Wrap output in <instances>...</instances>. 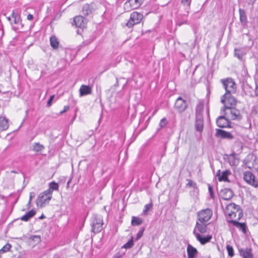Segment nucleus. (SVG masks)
Here are the masks:
<instances>
[{
    "mask_svg": "<svg viewBox=\"0 0 258 258\" xmlns=\"http://www.w3.org/2000/svg\"><path fill=\"white\" fill-rule=\"evenodd\" d=\"M208 224L207 223H199L197 222L196 227L194 230L198 229L199 232L201 233H205L207 231Z\"/></svg>",
    "mask_w": 258,
    "mask_h": 258,
    "instance_id": "nucleus-23",
    "label": "nucleus"
},
{
    "mask_svg": "<svg viewBox=\"0 0 258 258\" xmlns=\"http://www.w3.org/2000/svg\"><path fill=\"white\" fill-rule=\"evenodd\" d=\"M222 115L219 116L216 120L217 125L221 128H231L232 122L229 121V119L227 117L225 113H221Z\"/></svg>",
    "mask_w": 258,
    "mask_h": 258,
    "instance_id": "nucleus-9",
    "label": "nucleus"
},
{
    "mask_svg": "<svg viewBox=\"0 0 258 258\" xmlns=\"http://www.w3.org/2000/svg\"><path fill=\"white\" fill-rule=\"evenodd\" d=\"M212 215L213 212L210 209L202 210L197 214L198 220L201 223H207L210 220Z\"/></svg>",
    "mask_w": 258,
    "mask_h": 258,
    "instance_id": "nucleus-5",
    "label": "nucleus"
},
{
    "mask_svg": "<svg viewBox=\"0 0 258 258\" xmlns=\"http://www.w3.org/2000/svg\"><path fill=\"white\" fill-rule=\"evenodd\" d=\"M194 234L196 236L197 240L201 243V244H205L209 242L212 239V236L207 235L206 237H202L199 233H196L195 230H194Z\"/></svg>",
    "mask_w": 258,
    "mask_h": 258,
    "instance_id": "nucleus-15",
    "label": "nucleus"
},
{
    "mask_svg": "<svg viewBox=\"0 0 258 258\" xmlns=\"http://www.w3.org/2000/svg\"><path fill=\"white\" fill-rule=\"evenodd\" d=\"M187 23V20H184L182 22L179 23V25L180 26L182 24H186Z\"/></svg>",
    "mask_w": 258,
    "mask_h": 258,
    "instance_id": "nucleus-51",
    "label": "nucleus"
},
{
    "mask_svg": "<svg viewBox=\"0 0 258 258\" xmlns=\"http://www.w3.org/2000/svg\"><path fill=\"white\" fill-rule=\"evenodd\" d=\"M239 12L240 15V21L242 25L245 26L247 23L246 12L244 10L241 9H239Z\"/></svg>",
    "mask_w": 258,
    "mask_h": 258,
    "instance_id": "nucleus-25",
    "label": "nucleus"
},
{
    "mask_svg": "<svg viewBox=\"0 0 258 258\" xmlns=\"http://www.w3.org/2000/svg\"><path fill=\"white\" fill-rule=\"evenodd\" d=\"M220 196L224 200H230L234 196L233 191L230 189L226 188L220 191Z\"/></svg>",
    "mask_w": 258,
    "mask_h": 258,
    "instance_id": "nucleus-12",
    "label": "nucleus"
},
{
    "mask_svg": "<svg viewBox=\"0 0 258 258\" xmlns=\"http://www.w3.org/2000/svg\"><path fill=\"white\" fill-rule=\"evenodd\" d=\"M59 185L55 181L50 182L49 184V188L46 190V192L52 195L53 190H58Z\"/></svg>",
    "mask_w": 258,
    "mask_h": 258,
    "instance_id": "nucleus-28",
    "label": "nucleus"
},
{
    "mask_svg": "<svg viewBox=\"0 0 258 258\" xmlns=\"http://www.w3.org/2000/svg\"><path fill=\"white\" fill-rule=\"evenodd\" d=\"M181 3L182 5H184L187 4L188 7H189L190 4V1H189V0H181Z\"/></svg>",
    "mask_w": 258,
    "mask_h": 258,
    "instance_id": "nucleus-46",
    "label": "nucleus"
},
{
    "mask_svg": "<svg viewBox=\"0 0 258 258\" xmlns=\"http://www.w3.org/2000/svg\"><path fill=\"white\" fill-rule=\"evenodd\" d=\"M27 19L28 20L31 21L33 19V16L32 15L29 14V15H28Z\"/></svg>",
    "mask_w": 258,
    "mask_h": 258,
    "instance_id": "nucleus-49",
    "label": "nucleus"
},
{
    "mask_svg": "<svg viewBox=\"0 0 258 258\" xmlns=\"http://www.w3.org/2000/svg\"><path fill=\"white\" fill-rule=\"evenodd\" d=\"M208 189H209V191L210 192L211 197L212 198H214V192H213V191L212 187L211 186L209 185V187H208Z\"/></svg>",
    "mask_w": 258,
    "mask_h": 258,
    "instance_id": "nucleus-47",
    "label": "nucleus"
},
{
    "mask_svg": "<svg viewBox=\"0 0 258 258\" xmlns=\"http://www.w3.org/2000/svg\"><path fill=\"white\" fill-rule=\"evenodd\" d=\"M230 223L234 226L241 230L244 233L246 232V226L244 223H239L236 220H232Z\"/></svg>",
    "mask_w": 258,
    "mask_h": 258,
    "instance_id": "nucleus-21",
    "label": "nucleus"
},
{
    "mask_svg": "<svg viewBox=\"0 0 258 258\" xmlns=\"http://www.w3.org/2000/svg\"><path fill=\"white\" fill-rule=\"evenodd\" d=\"M36 214V212L34 210H31L25 215L21 217L20 219L23 221H28L32 218Z\"/></svg>",
    "mask_w": 258,
    "mask_h": 258,
    "instance_id": "nucleus-26",
    "label": "nucleus"
},
{
    "mask_svg": "<svg viewBox=\"0 0 258 258\" xmlns=\"http://www.w3.org/2000/svg\"><path fill=\"white\" fill-rule=\"evenodd\" d=\"M118 86V82L117 79H116V83L114 84V86L117 87Z\"/></svg>",
    "mask_w": 258,
    "mask_h": 258,
    "instance_id": "nucleus-52",
    "label": "nucleus"
},
{
    "mask_svg": "<svg viewBox=\"0 0 258 258\" xmlns=\"http://www.w3.org/2000/svg\"><path fill=\"white\" fill-rule=\"evenodd\" d=\"M52 198V195L46 192V190L41 192L36 200V204L42 208L46 203H48Z\"/></svg>",
    "mask_w": 258,
    "mask_h": 258,
    "instance_id": "nucleus-8",
    "label": "nucleus"
},
{
    "mask_svg": "<svg viewBox=\"0 0 258 258\" xmlns=\"http://www.w3.org/2000/svg\"><path fill=\"white\" fill-rule=\"evenodd\" d=\"M11 248V245L9 243L6 244L0 250V252H6L10 250Z\"/></svg>",
    "mask_w": 258,
    "mask_h": 258,
    "instance_id": "nucleus-40",
    "label": "nucleus"
},
{
    "mask_svg": "<svg viewBox=\"0 0 258 258\" xmlns=\"http://www.w3.org/2000/svg\"><path fill=\"white\" fill-rule=\"evenodd\" d=\"M30 238L32 240L37 241V242L41 241V237L39 235H32Z\"/></svg>",
    "mask_w": 258,
    "mask_h": 258,
    "instance_id": "nucleus-42",
    "label": "nucleus"
},
{
    "mask_svg": "<svg viewBox=\"0 0 258 258\" xmlns=\"http://www.w3.org/2000/svg\"><path fill=\"white\" fill-rule=\"evenodd\" d=\"M70 181H69L68 182V183H67L68 185L70 183Z\"/></svg>",
    "mask_w": 258,
    "mask_h": 258,
    "instance_id": "nucleus-55",
    "label": "nucleus"
},
{
    "mask_svg": "<svg viewBox=\"0 0 258 258\" xmlns=\"http://www.w3.org/2000/svg\"><path fill=\"white\" fill-rule=\"evenodd\" d=\"M221 102L224 104L221 110H224L227 108L235 107L237 103V100L231 95V93H225L221 98Z\"/></svg>",
    "mask_w": 258,
    "mask_h": 258,
    "instance_id": "nucleus-3",
    "label": "nucleus"
},
{
    "mask_svg": "<svg viewBox=\"0 0 258 258\" xmlns=\"http://www.w3.org/2000/svg\"><path fill=\"white\" fill-rule=\"evenodd\" d=\"M195 126L197 132L202 133L204 127V118L196 117Z\"/></svg>",
    "mask_w": 258,
    "mask_h": 258,
    "instance_id": "nucleus-19",
    "label": "nucleus"
},
{
    "mask_svg": "<svg viewBox=\"0 0 258 258\" xmlns=\"http://www.w3.org/2000/svg\"><path fill=\"white\" fill-rule=\"evenodd\" d=\"M32 194H34V193L31 192L30 194L29 201L28 205H29L31 203V201L32 199V198L33 197V196L32 195Z\"/></svg>",
    "mask_w": 258,
    "mask_h": 258,
    "instance_id": "nucleus-50",
    "label": "nucleus"
},
{
    "mask_svg": "<svg viewBox=\"0 0 258 258\" xmlns=\"http://www.w3.org/2000/svg\"><path fill=\"white\" fill-rule=\"evenodd\" d=\"M103 220L102 218L96 215H94L92 222V231L94 233H98L103 229Z\"/></svg>",
    "mask_w": 258,
    "mask_h": 258,
    "instance_id": "nucleus-7",
    "label": "nucleus"
},
{
    "mask_svg": "<svg viewBox=\"0 0 258 258\" xmlns=\"http://www.w3.org/2000/svg\"><path fill=\"white\" fill-rule=\"evenodd\" d=\"M230 174H231L230 170H226L221 173L220 170H219L217 172L216 176L218 177V180L220 181H229L228 176Z\"/></svg>",
    "mask_w": 258,
    "mask_h": 258,
    "instance_id": "nucleus-14",
    "label": "nucleus"
},
{
    "mask_svg": "<svg viewBox=\"0 0 258 258\" xmlns=\"http://www.w3.org/2000/svg\"><path fill=\"white\" fill-rule=\"evenodd\" d=\"M8 19L9 21H11V19H12V16L8 17Z\"/></svg>",
    "mask_w": 258,
    "mask_h": 258,
    "instance_id": "nucleus-54",
    "label": "nucleus"
},
{
    "mask_svg": "<svg viewBox=\"0 0 258 258\" xmlns=\"http://www.w3.org/2000/svg\"><path fill=\"white\" fill-rule=\"evenodd\" d=\"M93 11V7L89 4H85L83 6L82 13L85 16H88L91 14Z\"/></svg>",
    "mask_w": 258,
    "mask_h": 258,
    "instance_id": "nucleus-29",
    "label": "nucleus"
},
{
    "mask_svg": "<svg viewBox=\"0 0 258 258\" xmlns=\"http://www.w3.org/2000/svg\"><path fill=\"white\" fill-rule=\"evenodd\" d=\"M80 95L81 96L90 94L92 92L91 88L89 86L82 85L80 88Z\"/></svg>",
    "mask_w": 258,
    "mask_h": 258,
    "instance_id": "nucleus-22",
    "label": "nucleus"
},
{
    "mask_svg": "<svg viewBox=\"0 0 258 258\" xmlns=\"http://www.w3.org/2000/svg\"><path fill=\"white\" fill-rule=\"evenodd\" d=\"M187 258H195L198 254V250L188 244L187 247Z\"/></svg>",
    "mask_w": 258,
    "mask_h": 258,
    "instance_id": "nucleus-20",
    "label": "nucleus"
},
{
    "mask_svg": "<svg viewBox=\"0 0 258 258\" xmlns=\"http://www.w3.org/2000/svg\"><path fill=\"white\" fill-rule=\"evenodd\" d=\"M153 207V204L152 203H149V204H147L145 206L144 209L143 210V213L144 215H146L148 214V211L150 210Z\"/></svg>",
    "mask_w": 258,
    "mask_h": 258,
    "instance_id": "nucleus-35",
    "label": "nucleus"
},
{
    "mask_svg": "<svg viewBox=\"0 0 258 258\" xmlns=\"http://www.w3.org/2000/svg\"><path fill=\"white\" fill-rule=\"evenodd\" d=\"M23 27V25L22 23L21 20L19 23L13 26V29L16 31L20 30Z\"/></svg>",
    "mask_w": 258,
    "mask_h": 258,
    "instance_id": "nucleus-41",
    "label": "nucleus"
},
{
    "mask_svg": "<svg viewBox=\"0 0 258 258\" xmlns=\"http://www.w3.org/2000/svg\"><path fill=\"white\" fill-rule=\"evenodd\" d=\"M12 18L13 21H11V23L13 26L17 24L21 20L20 15L14 11L12 13Z\"/></svg>",
    "mask_w": 258,
    "mask_h": 258,
    "instance_id": "nucleus-27",
    "label": "nucleus"
},
{
    "mask_svg": "<svg viewBox=\"0 0 258 258\" xmlns=\"http://www.w3.org/2000/svg\"><path fill=\"white\" fill-rule=\"evenodd\" d=\"M226 213L228 214L231 219L235 218L236 214L238 213V216L237 218L238 220H240L243 216V212L240 209V206L233 203L228 204L226 206Z\"/></svg>",
    "mask_w": 258,
    "mask_h": 258,
    "instance_id": "nucleus-1",
    "label": "nucleus"
},
{
    "mask_svg": "<svg viewBox=\"0 0 258 258\" xmlns=\"http://www.w3.org/2000/svg\"><path fill=\"white\" fill-rule=\"evenodd\" d=\"M168 121L165 118L162 119L160 122V126L161 127H163L167 124Z\"/></svg>",
    "mask_w": 258,
    "mask_h": 258,
    "instance_id": "nucleus-43",
    "label": "nucleus"
},
{
    "mask_svg": "<svg viewBox=\"0 0 258 258\" xmlns=\"http://www.w3.org/2000/svg\"><path fill=\"white\" fill-rule=\"evenodd\" d=\"M50 43L51 46L53 48L56 49L58 47L59 42L56 37L54 36L50 37Z\"/></svg>",
    "mask_w": 258,
    "mask_h": 258,
    "instance_id": "nucleus-30",
    "label": "nucleus"
},
{
    "mask_svg": "<svg viewBox=\"0 0 258 258\" xmlns=\"http://www.w3.org/2000/svg\"><path fill=\"white\" fill-rule=\"evenodd\" d=\"M143 16L142 14L137 12H134L131 14L128 21L126 23L125 26L128 28L133 27L135 25L139 24L142 20Z\"/></svg>",
    "mask_w": 258,
    "mask_h": 258,
    "instance_id": "nucleus-4",
    "label": "nucleus"
},
{
    "mask_svg": "<svg viewBox=\"0 0 258 258\" xmlns=\"http://www.w3.org/2000/svg\"><path fill=\"white\" fill-rule=\"evenodd\" d=\"M54 97V95H51L49 99L47 101V107H50L51 105L52 102V101L53 100Z\"/></svg>",
    "mask_w": 258,
    "mask_h": 258,
    "instance_id": "nucleus-45",
    "label": "nucleus"
},
{
    "mask_svg": "<svg viewBox=\"0 0 258 258\" xmlns=\"http://www.w3.org/2000/svg\"><path fill=\"white\" fill-rule=\"evenodd\" d=\"M188 106L187 101L183 99L181 97H178L174 104L175 108L179 112H183Z\"/></svg>",
    "mask_w": 258,
    "mask_h": 258,
    "instance_id": "nucleus-11",
    "label": "nucleus"
},
{
    "mask_svg": "<svg viewBox=\"0 0 258 258\" xmlns=\"http://www.w3.org/2000/svg\"><path fill=\"white\" fill-rule=\"evenodd\" d=\"M143 223V220L141 218L133 216L132 220V224L133 226H138Z\"/></svg>",
    "mask_w": 258,
    "mask_h": 258,
    "instance_id": "nucleus-34",
    "label": "nucleus"
},
{
    "mask_svg": "<svg viewBox=\"0 0 258 258\" xmlns=\"http://www.w3.org/2000/svg\"><path fill=\"white\" fill-rule=\"evenodd\" d=\"M9 120L4 117H0V132L7 130L9 127Z\"/></svg>",
    "mask_w": 258,
    "mask_h": 258,
    "instance_id": "nucleus-24",
    "label": "nucleus"
},
{
    "mask_svg": "<svg viewBox=\"0 0 258 258\" xmlns=\"http://www.w3.org/2000/svg\"><path fill=\"white\" fill-rule=\"evenodd\" d=\"M216 136L220 137L222 139H232L233 138V135L229 132L221 129L216 130Z\"/></svg>",
    "mask_w": 258,
    "mask_h": 258,
    "instance_id": "nucleus-13",
    "label": "nucleus"
},
{
    "mask_svg": "<svg viewBox=\"0 0 258 258\" xmlns=\"http://www.w3.org/2000/svg\"><path fill=\"white\" fill-rule=\"evenodd\" d=\"M45 217V216L42 214L41 216L39 217V219H43V218H44Z\"/></svg>",
    "mask_w": 258,
    "mask_h": 258,
    "instance_id": "nucleus-53",
    "label": "nucleus"
},
{
    "mask_svg": "<svg viewBox=\"0 0 258 258\" xmlns=\"http://www.w3.org/2000/svg\"><path fill=\"white\" fill-rule=\"evenodd\" d=\"M229 162L231 165H236L235 154H232L229 156Z\"/></svg>",
    "mask_w": 258,
    "mask_h": 258,
    "instance_id": "nucleus-38",
    "label": "nucleus"
},
{
    "mask_svg": "<svg viewBox=\"0 0 258 258\" xmlns=\"http://www.w3.org/2000/svg\"><path fill=\"white\" fill-rule=\"evenodd\" d=\"M144 231V229L143 228L139 230V231L138 232L137 236H136V240H138L139 239L141 238V237L143 236V232Z\"/></svg>",
    "mask_w": 258,
    "mask_h": 258,
    "instance_id": "nucleus-44",
    "label": "nucleus"
},
{
    "mask_svg": "<svg viewBox=\"0 0 258 258\" xmlns=\"http://www.w3.org/2000/svg\"><path fill=\"white\" fill-rule=\"evenodd\" d=\"M245 54V53L240 48H235V53L234 55L236 57H237L239 59L242 60L243 56Z\"/></svg>",
    "mask_w": 258,
    "mask_h": 258,
    "instance_id": "nucleus-31",
    "label": "nucleus"
},
{
    "mask_svg": "<svg viewBox=\"0 0 258 258\" xmlns=\"http://www.w3.org/2000/svg\"><path fill=\"white\" fill-rule=\"evenodd\" d=\"M226 249L228 252V254L229 256L232 257L234 256V250L232 246L230 245H227L226 246Z\"/></svg>",
    "mask_w": 258,
    "mask_h": 258,
    "instance_id": "nucleus-36",
    "label": "nucleus"
},
{
    "mask_svg": "<svg viewBox=\"0 0 258 258\" xmlns=\"http://www.w3.org/2000/svg\"><path fill=\"white\" fill-rule=\"evenodd\" d=\"M244 179L249 184L254 187H258V180L255 179V176L250 171L244 173Z\"/></svg>",
    "mask_w": 258,
    "mask_h": 258,
    "instance_id": "nucleus-10",
    "label": "nucleus"
},
{
    "mask_svg": "<svg viewBox=\"0 0 258 258\" xmlns=\"http://www.w3.org/2000/svg\"><path fill=\"white\" fill-rule=\"evenodd\" d=\"M74 23L75 25L79 28L84 27L86 23L84 18L81 16H76L74 18Z\"/></svg>",
    "mask_w": 258,
    "mask_h": 258,
    "instance_id": "nucleus-18",
    "label": "nucleus"
},
{
    "mask_svg": "<svg viewBox=\"0 0 258 258\" xmlns=\"http://www.w3.org/2000/svg\"><path fill=\"white\" fill-rule=\"evenodd\" d=\"M186 13H187V14L186 15H187L188 12H187Z\"/></svg>",
    "mask_w": 258,
    "mask_h": 258,
    "instance_id": "nucleus-56",
    "label": "nucleus"
},
{
    "mask_svg": "<svg viewBox=\"0 0 258 258\" xmlns=\"http://www.w3.org/2000/svg\"><path fill=\"white\" fill-rule=\"evenodd\" d=\"M44 149V146L39 143H35L33 144V150L35 152H40Z\"/></svg>",
    "mask_w": 258,
    "mask_h": 258,
    "instance_id": "nucleus-32",
    "label": "nucleus"
},
{
    "mask_svg": "<svg viewBox=\"0 0 258 258\" xmlns=\"http://www.w3.org/2000/svg\"><path fill=\"white\" fill-rule=\"evenodd\" d=\"M69 108L70 107L69 106H64L63 110L61 111L60 112L59 114H62L63 113L66 112V111H67L69 110Z\"/></svg>",
    "mask_w": 258,
    "mask_h": 258,
    "instance_id": "nucleus-48",
    "label": "nucleus"
},
{
    "mask_svg": "<svg viewBox=\"0 0 258 258\" xmlns=\"http://www.w3.org/2000/svg\"><path fill=\"white\" fill-rule=\"evenodd\" d=\"M204 103L200 101L197 105L195 109L196 117H203Z\"/></svg>",
    "mask_w": 258,
    "mask_h": 258,
    "instance_id": "nucleus-17",
    "label": "nucleus"
},
{
    "mask_svg": "<svg viewBox=\"0 0 258 258\" xmlns=\"http://www.w3.org/2000/svg\"><path fill=\"white\" fill-rule=\"evenodd\" d=\"M221 82L226 90L225 93H234L236 90V85L233 80L228 78L226 80H222Z\"/></svg>",
    "mask_w": 258,
    "mask_h": 258,
    "instance_id": "nucleus-6",
    "label": "nucleus"
},
{
    "mask_svg": "<svg viewBox=\"0 0 258 258\" xmlns=\"http://www.w3.org/2000/svg\"><path fill=\"white\" fill-rule=\"evenodd\" d=\"M221 113H225V115L229 119L233 120H240L242 119L240 111L235 107L227 108L224 110H221Z\"/></svg>",
    "mask_w": 258,
    "mask_h": 258,
    "instance_id": "nucleus-2",
    "label": "nucleus"
},
{
    "mask_svg": "<svg viewBox=\"0 0 258 258\" xmlns=\"http://www.w3.org/2000/svg\"><path fill=\"white\" fill-rule=\"evenodd\" d=\"M133 245L134 241L133 238L132 237L131 239L123 246V247L127 249L132 247Z\"/></svg>",
    "mask_w": 258,
    "mask_h": 258,
    "instance_id": "nucleus-37",
    "label": "nucleus"
},
{
    "mask_svg": "<svg viewBox=\"0 0 258 258\" xmlns=\"http://www.w3.org/2000/svg\"><path fill=\"white\" fill-rule=\"evenodd\" d=\"M187 183H186V186L188 187H192L194 188H197V184L194 182L192 180L187 179Z\"/></svg>",
    "mask_w": 258,
    "mask_h": 258,
    "instance_id": "nucleus-39",
    "label": "nucleus"
},
{
    "mask_svg": "<svg viewBox=\"0 0 258 258\" xmlns=\"http://www.w3.org/2000/svg\"><path fill=\"white\" fill-rule=\"evenodd\" d=\"M143 0H130L129 3L133 7V9L138 8L143 3Z\"/></svg>",
    "mask_w": 258,
    "mask_h": 258,
    "instance_id": "nucleus-33",
    "label": "nucleus"
},
{
    "mask_svg": "<svg viewBox=\"0 0 258 258\" xmlns=\"http://www.w3.org/2000/svg\"><path fill=\"white\" fill-rule=\"evenodd\" d=\"M240 255L243 258H253L252 249L250 248H241L239 249Z\"/></svg>",
    "mask_w": 258,
    "mask_h": 258,
    "instance_id": "nucleus-16",
    "label": "nucleus"
}]
</instances>
